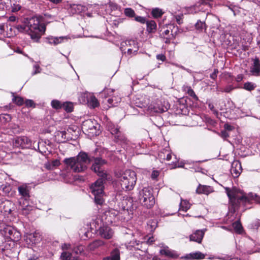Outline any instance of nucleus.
Wrapping results in <instances>:
<instances>
[{"label":"nucleus","mask_w":260,"mask_h":260,"mask_svg":"<svg viewBox=\"0 0 260 260\" xmlns=\"http://www.w3.org/2000/svg\"><path fill=\"white\" fill-rule=\"evenodd\" d=\"M225 190L229 199L230 204L234 211L238 210L241 205H246L250 200H255L260 204V197L256 194L250 193L248 197H246L242 192L235 188L231 189L225 187Z\"/></svg>","instance_id":"f257e3e1"},{"label":"nucleus","mask_w":260,"mask_h":260,"mask_svg":"<svg viewBox=\"0 0 260 260\" xmlns=\"http://www.w3.org/2000/svg\"><path fill=\"white\" fill-rule=\"evenodd\" d=\"M91 161V157L84 152H80L75 157L65 158L63 162L66 167L75 173L84 171Z\"/></svg>","instance_id":"f03ea898"},{"label":"nucleus","mask_w":260,"mask_h":260,"mask_svg":"<svg viewBox=\"0 0 260 260\" xmlns=\"http://www.w3.org/2000/svg\"><path fill=\"white\" fill-rule=\"evenodd\" d=\"M116 175L122 189L126 191L133 189L137 180L135 171L126 170L121 173H117Z\"/></svg>","instance_id":"7ed1b4c3"},{"label":"nucleus","mask_w":260,"mask_h":260,"mask_svg":"<svg viewBox=\"0 0 260 260\" xmlns=\"http://www.w3.org/2000/svg\"><path fill=\"white\" fill-rule=\"evenodd\" d=\"M110 177H101L91 185L90 189L94 196V201L96 204L102 205L103 203L104 184L106 180L110 179Z\"/></svg>","instance_id":"20e7f679"},{"label":"nucleus","mask_w":260,"mask_h":260,"mask_svg":"<svg viewBox=\"0 0 260 260\" xmlns=\"http://www.w3.org/2000/svg\"><path fill=\"white\" fill-rule=\"evenodd\" d=\"M34 42H39L41 37L45 34L46 24L43 16H34Z\"/></svg>","instance_id":"39448f33"},{"label":"nucleus","mask_w":260,"mask_h":260,"mask_svg":"<svg viewBox=\"0 0 260 260\" xmlns=\"http://www.w3.org/2000/svg\"><path fill=\"white\" fill-rule=\"evenodd\" d=\"M139 200L141 203L147 208H151L155 204V199L150 187H144L139 193Z\"/></svg>","instance_id":"423d86ee"},{"label":"nucleus","mask_w":260,"mask_h":260,"mask_svg":"<svg viewBox=\"0 0 260 260\" xmlns=\"http://www.w3.org/2000/svg\"><path fill=\"white\" fill-rule=\"evenodd\" d=\"M109 130L111 134L114 136V141L122 146L124 149H127V145L129 142L125 136L119 131V128L117 126L114 125H109L108 126Z\"/></svg>","instance_id":"0eeeda50"},{"label":"nucleus","mask_w":260,"mask_h":260,"mask_svg":"<svg viewBox=\"0 0 260 260\" xmlns=\"http://www.w3.org/2000/svg\"><path fill=\"white\" fill-rule=\"evenodd\" d=\"M89 157H91V161L93 160V163L91 166V170L92 171L96 173L100 177H110V175L107 174L103 169V166L107 163L105 159L100 157H94L91 156H89Z\"/></svg>","instance_id":"6e6552de"},{"label":"nucleus","mask_w":260,"mask_h":260,"mask_svg":"<svg viewBox=\"0 0 260 260\" xmlns=\"http://www.w3.org/2000/svg\"><path fill=\"white\" fill-rule=\"evenodd\" d=\"M120 49L121 51L124 53H126V51L127 55L132 57L138 52L139 46L137 41L130 40L122 42Z\"/></svg>","instance_id":"1a4fd4ad"},{"label":"nucleus","mask_w":260,"mask_h":260,"mask_svg":"<svg viewBox=\"0 0 260 260\" xmlns=\"http://www.w3.org/2000/svg\"><path fill=\"white\" fill-rule=\"evenodd\" d=\"M31 19L26 18L24 20L22 25H18L16 27L18 30L22 33L27 34L32 39V30L31 24Z\"/></svg>","instance_id":"9d476101"},{"label":"nucleus","mask_w":260,"mask_h":260,"mask_svg":"<svg viewBox=\"0 0 260 260\" xmlns=\"http://www.w3.org/2000/svg\"><path fill=\"white\" fill-rule=\"evenodd\" d=\"M2 234L13 241H17L20 237V233L11 226H6L2 230Z\"/></svg>","instance_id":"9b49d317"},{"label":"nucleus","mask_w":260,"mask_h":260,"mask_svg":"<svg viewBox=\"0 0 260 260\" xmlns=\"http://www.w3.org/2000/svg\"><path fill=\"white\" fill-rule=\"evenodd\" d=\"M173 156H174L175 160L172 161L173 164H170V165L172 166L171 169L175 168L178 167L177 165V160L176 156L175 155L172 154V153L169 150V148L164 149H163V150H162L158 153V157L160 158V159L162 160H166L167 161H170L171 159Z\"/></svg>","instance_id":"f8f14e48"},{"label":"nucleus","mask_w":260,"mask_h":260,"mask_svg":"<svg viewBox=\"0 0 260 260\" xmlns=\"http://www.w3.org/2000/svg\"><path fill=\"white\" fill-rule=\"evenodd\" d=\"M82 128L84 132L88 133L92 136L99 135L96 131V126L94 125V123L90 119L87 120L83 122Z\"/></svg>","instance_id":"ddd939ff"},{"label":"nucleus","mask_w":260,"mask_h":260,"mask_svg":"<svg viewBox=\"0 0 260 260\" xmlns=\"http://www.w3.org/2000/svg\"><path fill=\"white\" fill-rule=\"evenodd\" d=\"M242 171L240 162L238 160H235L232 164L231 173L234 178L238 177Z\"/></svg>","instance_id":"4468645a"},{"label":"nucleus","mask_w":260,"mask_h":260,"mask_svg":"<svg viewBox=\"0 0 260 260\" xmlns=\"http://www.w3.org/2000/svg\"><path fill=\"white\" fill-rule=\"evenodd\" d=\"M31 189V186L27 183H24L18 187V191L20 196L25 199L28 198Z\"/></svg>","instance_id":"2eb2a0df"},{"label":"nucleus","mask_w":260,"mask_h":260,"mask_svg":"<svg viewBox=\"0 0 260 260\" xmlns=\"http://www.w3.org/2000/svg\"><path fill=\"white\" fill-rule=\"evenodd\" d=\"M118 211L114 209H109L105 212L103 218L105 217L106 223H111L114 221L115 217L118 214Z\"/></svg>","instance_id":"dca6fc26"},{"label":"nucleus","mask_w":260,"mask_h":260,"mask_svg":"<svg viewBox=\"0 0 260 260\" xmlns=\"http://www.w3.org/2000/svg\"><path fill=\"white\" fill-rule=\"evenodd\" d=\"M99 234L101 237L109 239L113 237L114 232L110 227L103 226L99 229Z\"/></svg>","instance_id":"f3484780"},{"label":"nucleus","mask_w":260,"mask_h":260,"mask_svg":"<svg viewBox=\"0 0 260 260\" xmlns=\"http://www.w3.org/2000/svg\"><path fill=\"white\" fill-rule=\"evenodd\" d=\"M29 141L26 137H17L14 139L13 145L15 147L24 148L27 144H28Z\"/></svg>","instance_id":"a211bd4d"},{"label":"nucleus","mask_w":260,"mask_h":260,"mask_svg":"<svg viewBox=\"0 0 260 260\" xmlns=\"http://www.w3.org/2000/svg\"><path fill=\"white\" fill-rule=\"evenodd\" d=\"M206 230V229L201 230H197L194 233L190 235V241L196 242L198 243H201L204 237L205 232Z\"/></svg>","instance_id":"6ab92c4d"},{"label":"nucleus","mask_w":260,"mask_h":260,"mask_svg":"<svg viewBox=\"0 0 260 260\" xmlns=\"http://www.w3.org/2000/svg\"><path fill=\"white\" fill-rule=\"evenodd\" d=\"M250 72L253 76H257L260 75V61L258 58L255 57L253 59Z\"/></svg>","instance_id":"aec40b11"},{"label":"nucleus","mask_w":260,"mask_h":260,"mask_svg":"<svg viewBox=\"0 0 260 260\" xmlns=\"http://www.w3.org/2000/svg\"><path fill=\"white\" fill-rule=\"evenodd\" d=\"M214 191L213 188L210 186L203 185L199 184L196 189V192L198 194H205L208 195Z\"/></svg>","instance_id":"412c9836"},{"label":"nucleus","mask_w":260,"mask_h":260,"mask_svg":"<svg viewBox=\"0 0 260 260\" xmlns=\"http://www.w3.org/2000/svg\"><path fill=\"white\" fill-rule=\"evenodd\" d=\"M45 39L48 43L56 45L61 43L63 40H68V38L67 37H53L49 36L45 38Z\"/></svg>","instance_id":"4be33fe9"},{"label":"nucleus","mask_w":260,"mask_h":260,"mask_svg":"<svg viewBox=\"0 0 260 260\" xmlns=\"http://www.w3.org/2000/svg\"><path fill=\"white\" fill-rule=\"evenodd\" d=\"M67 133L66 131H57L55 133V137L56 140L59 142H64L69 139L67 137Z\"/></svg>","instance_id":"5701e85b"},{"label":"nucleus","mask_w":260,"mask_h":260,"mask_svg":"<svg viewBox=\"0 0 260 260\" xmlns=\"http://www.w3.org/2000/svg\"><path fill=\"white\" fill-rule=\"evenodd\" d=\"M185 258L187 259H202L205 258V255L200 251L191 253L186 255Z\"/></svg>","instance_id":"b1692460"},{"label":"nucleus","mask_w":260,"mask_h":260,"mask_svg":"<svg viewBox=\"0 0 260 260\" xmlns=\"http://www.w3.org/2000/svg\"><path fill=\"white\" fill-rule=\"evenodd\" d=\"M129 202L130 205H131V202L130 199H128V198H123L120 203H119L118 205V208L117 210H119V212L124 211L125 210H128L127 203Z\"/></svg>","instance_id":"393cba45"},{"label":"nucleus","mask_w":260,"mask_h":260,"mask_svg":"<svg viewBox=\"0 0 260 260\" xmlns=\"http://www.w3.org/2000/svg\"><path fill=\"white\" fill-rule=\"evenodd\" d=\"M105 244V242L101 240H96L90 243L88 248L90 250H94L98 247L103 246Z\"/></svg>","instance_id":"a878e982"},{"label":"nucleus","mask_w":260,"mask_h":260,"mask_svg":"<svg viewBox=\"0 0 260 260\" xmlns=\"http://www.w3.org/2000/svg\"><path fill=\"white\" fill-rule=\"evenodd\" d=\"M60 163L58 159H56L52 160L51 161H48L45 164V168L48 170H53L56 167L60 165Z\"/></svg>","instance_id":"bb28decb"},{"label":"nucleus","mask_w":260,"mask_h":260,"mask_svg":"<svg viewBox=\"0 0 260 260\" xmlns=\"http://www.w3.org/2000/svg\"><path fill=\"white\" fill-rule=\"evenodd\" d=\"M109 260H120V253L118 248H114L110 252V255L108 256Z\"/></svg>","instance_id":"cd10ccee"},{"label":"nucleus","mask_w":260,"mask_h":260,"mask_svg":"<svg viewBox=\"0 0 260 260\" xmlns=\"http://www.w3.org/2000/svg\"><path fill=\"white\" fill-rule=\"evenodd\" d=\"M71 8L76 13H80L85 10V7L80 4H74L71 6Z\"/></svg>","instance_id":"c85d7f7f"},{"label":"nucleus","mask_w":260,"mask_h":260,"mask_svg":"<svg viewBox=\"0 0 260 260\" xmlns=\"http://www.w3.org/2000/svg\"><path fill=\"white\" fill-rule=\"evenodd\" d=\"M24 241H25L27 247L31 248L32 247V235L31 234L26 233L24 236Z\"/></svg>","instance_id":"c756f323"},{"label":"nucleus","mask_w":260,"mask_h":260,"mask_svg":"<svg viewBox=\"0 0 260 260\" xmlns=\"http://www.w3.org/2000/svg\"><path fill=\"white\" fill-rule=\"evenodd\" d=\"M160 253L169 257H176L177 255L172 251L168 248H165L160 250Z\"/></svg>","instance_id":"7c9ffc66"},{"label":"nucleus","mask_w":260,"mask_h":260,"mask_svg":"<svg viewBox=\"0 0 260 260\" xmlns=\"http://www.w3.org/2000/svg\"><path fill=\"white\" fill-rule=\"evenodd\" d=\"M9 128L10 129V132L8 131V133H10L11 132L12 134H18L20 132V128L19 126L15 124H9Z\"/></svg>","instance_id":"2f4dec72"},{"label":"nucleus","mask_w":260,"mask_h":260,"mask_svg":"<svg viewBox=\"0 0 260 260\" xmlns=\"http://www.w3.org/2000/svg\"><path fill=\"white\" fill-rule=\"evenodd\" d=\"M147 30L150 32H153V30L156 29V24L155 21L151 20L149 21H146Z\"/></svg>","instance_id":"473e14b6"},{"label":"nucleus","mask_w":260,"mask_h":260,"mask_svg":"<svg viewBox=\"0 0 260 260\" xmlns=\"http://www.w3.org/2000/svg\"><path fill=\"white\" fill-rule=\"evenodd\" d=\"M183 90L184 91H186L188 95L192 97L194 99L196 100H198V96L190 86H184Z\"/></svg>","instance_id":"72a5a7b5"},{"label":"nucleus","mask_w":260,"mask_h":260,"mask_svg":"<svg viewBox=\"0 0 260 260\" xmlns=\"http://www.w3.org/2000/svg\"><path fill=\"white\" fill-rule=\"evenodd\" d=\"M190 207V203L186 201H182L180 205V210H182L183 211H186L188 209H189Z\"/></svg>","instance_id":"f704fd0d"},{"label":"nucleus","mask_w":260,"mask_h":260,"mask_svg":"<svg viewBox=\"0 0 260 260\" xmlns=\"http://www.w3.org/2000/svg\"><path fill=\"white\" fill-rule=\"evenodd\" d=\"M11 120V116L9 114H2L0 115V121L2 123H7Z\"/></svg>","instance_id":"c9c22d12"},{"label":"nucleus","mask_w":260,"mask_h":260,"mask_svg":"<svg viewBox=\"0 0 260 260\" xmlns=\"http://www.w3.org/2000/svg\"><path fill=\"white\" fill-rule=\"evenodd\" d=\"M120 102V98L119 97L113 96L108 100V102L110 106H115L116 104Z\"/></svg>","instance_id":"e433bc0d"},{"label":"nucleus","mask_w":260,"mask_h":260,"mask_svg":"<svg viewBox=\"0 0 260 260\" xmlns=\"http://www.w3.org/2000/svg\"><path fill=\"white\" fill-rule=\"evenodd\" d=\"M62 108L67 112H71L73 110V105L71 102H66L62 104Z\"/></svg>","instance_id":"4c0bfd02"},{"label":"nucleus","mask_w":260,"mask_h":260,"mask_svg":"<svg viewBox=\"0 0 260 260\" xmlns=\"http://www.w3.org/2000/svg\"><path fill=\"white\" fill-rule=\"evenodd\" d=\"M256 85L252 82H247L244 84L243 88L248 91H251L255 89Z\"/></svg>","instance_id":"58836bf2"},{"label":"nucleus","mask_w":260,"mask_h":260,"mask_svg":"<svg viewBox=\"0 0 260 260\" xmlns=\"http://www.w3.org/2000/svg\"><path fill=\"white\" fill-rule=\"evenodd\" d=\"M38 147L39 151L42 154H46L48 151L47 148L44 146V143L43 141L38 142Z\"/></svg>","instance_id":"ea45409f"},{"label":"nucleus","mask_w":260,"mask_h":260,"mask_svg":"<svg viewBox=\"0 0 260 260\" xmlns=\"http://www.w3.org/2000/svg\"><path fill=\"white\" fill-rule=\"evenodd\" d=\"M233 227L238 233H241L242 231V226L239 221H237L233 223Z\"/></svg>","instance_id":"a19ab883"},{"label":"nucleus","mask_w":260,"mask_h":260,"mask_svg":"<svg viewBox=\"0 0 260 260\" xmlns=\"http://www.w3.org/2000/svg\"><path fill=\"white\" fill-rule=\"evenodd\" d=\"M72 257V254L70 251H62L60 255L61 260H70Z\"/></svg>","instance_id":"79ce46f5"},{"label":"nucleus","mask_w":260,"mask_h":260,"mask_svg":"<svg viewBox=\"0 0 260 260\" xmlns=\"http://www.w3.org/2000/svg\"><path fill=\"white\" fill-rule=\"evenodd\" d=\"M196 28L199 30V31H202L204 29H206V25L205 24L201 21H198L195 25Z\"/></svg>","instance_id":"37998d69"},{"label":"nucleus","mask_w":260,"mask_h":260,"mask_svg":"<svg viewBox=\"0 0 260 260\" xmlns=\"http://www.w3.org/2000/svg\"><path fill=\"white\" fill-rule=\"evenodd\" d=\"M163 12L162 10L159 8H155L152 11V15L155 18H158L162 16Z\"/></svg>","instance_id":"c03bdc74"},{"label":"nucleus","mask_w":260,"mask_h":260,"mask_svg":"<svg viewBox=\"0 0 260 260\" xmlns=\"http://www.w3.org/2000/svg\"><path fill=\"white\" fill-rule=\"evenodd\" d=\"M124 13L125 16L129 17H133L135 15V11L129 8H125L124 10Z\"/></svg>","instance_id":"a18cd8bd"},{"label":"nucleus","mask_w":260,"mask_h":260,"mask_svg":"<svg viewBox=\"0 0 260 260\" xmlns=\"http://www.w3.org/2000/svg\"><path fill=\"white\" fill-rule=\"evenodd\" d=\"M52 107L56 109H59L62 108V104L58 100H54L51 102Z\"/></svg>","instance_id":"49530a36"},{"label":"nucleus","mask_w":260,"mask_h":260,"mask_svg":"<svg viewBox=\"0 0 260 260\" xmlns=\"http://www.w3.org/2000/svg\"><path fill=\"white\" fill-rule=\"evenodd\" d=\"M14 1H12L11 2V8H12V11L13 12H16L20 10L21 6L20 4L13 3Z\"/></svg>","instance_id":"de8ad7c7"},{"label":"nucleus","mask_w":260,"mask_h":260,"mask_svg":"<svg viewBox=\"0 0 260 260\" xmlns=\"http://www.w3.org/2000/svg\"><path fill=\"white\" fill-rule=\"evenodd\" d=\"M89 102L93 108L99 106L98 101L94 96H91Z\"/></svg>","instance_id":"09e8293b"},{"label":"nucleus","mask_w":260,"mask_h":260,"mask_svg":"<svg viewBox=\"0 0 260 260\" xmlns=\"http://www.w3.org/2000/svg\"><path fill=\"white\" fill-rule=\"evenodd\" d=\"M34 238H35V239L34 240V241H36V242H34V243H39L42 240L41 235L39 232H37V231L34 233Z\"/></svg>","instance_id":"8fccbe9b"},{"label":"nucleus","mask_w":260,"mask_h":260,"mask_svg":"<svg viewBox=\"0 0 260 260\" xmlns=\"http://www.w3.org/2000/svg\"><path fill=\"white\" fill-rule=\"evenodd\" d=\"M160 36L162 38H166V37H168L170 36L171 31H170L169 29H166L162 31V30H160Z\"/></svg>","instance_id":"3c124183"},{"label":"nucleus","mask_w":260,"mask_h":260,"mask_svg":"<svg viewBox=\"0 0 260 260\" xmlns=\"http://www.w3.org/2000/svg\"><path fill=\"white\" fill-rule=\"evenodd\" d=\"M175 36L172 33V31H171V33L170 34V36L168 37H166V38H164L165 39V42L166 44H169L171 42V40L172 39H174L175 38Z\"/></svg>","instance_id":"603ef678"},{"label":"nucleus","mask_w":260,"mask_h":260,"mask_svg":"<svg viewBox=\"0 0 260 260\" xmlns=\"http://www.w3.org/2000/svg\"><path fill=\"white\" fill-rule=\"evenodd\" d=\"M13 101L18 105H21L23 103V99L19 96L15 97L13 99Z\"/></svg>","instance_id":"864d4df0"},{"label":"nucleus","mask_w":260,"mask_h":260,"mask_svg":"<svg viewBox=\"0 0 260 260\" xmlns=\"http://www.w3.org/2000/svg\"><path fill=\"white\" fill-rule=\"evenodd\" d=\"M63 251H70L71 249V245L70 244L64 243L61 246Z\"/></svg>","instance_id":"5fc2aeb1"},{"label":"nucleus","mask_w":260,"mask_h":260,"mask_svg":"<svg viewBox=\"0 0 260 260\" xmlns=\"http://www.w3.org/2000/svg\"><path fill=\"white\" fill-rule=\"evenodd\" d=\"M135 20L138 22H140L141 23H145L146 22V19L144 17L141 16L135 17Z\"/></svg>","instance_id":"6e6d98bb"},{"label":"nucleus","mask_w":260,"mask_h":260,"mask_svg":"<svg viewBox=\"0 0 260 260\" xmlns=\"http://www.w3.org/2000/svg\"><path fill=\"white\" fill-rule=\"evenodd\" d=\"M159 175V172L158 171L154 170L151 174V178L152 179H156Z\"/></svg>","instance_id":"4d7b16f0"},{"label":"nucleus","mask_w":260,"mask_h":260,"mask_svg":"<svg viewBox=\"0 0 260 260\" xmlns=\"http://www.w3.org/2000/svg\"><path fill=\"white\" fill-rule=\"evenodd\" d=\"M233 89H234V87L232 85H229L224 88V89H223V91H224L225 92H230Z\"/></svg>","instance_id":"13d9d810"},{"label":"nucleus","mask_w":260,"mask_h":260,"mask_svg":"<svg viewBox=\"0 0 260 260\" xmlns=\"http://www.w3.org/2000/svg\"><path fill=\"white\" fill-rule=\"evenodd\" d=\"M156 58L164 61L166 59V56L162 54H159L156 55Z\"/></svg>","instance_id":"bf43d9fd"},{"label":"nucleus","mask_w":260,"mask_h":260,"mask_svg":"<svg viewBox=\"0 0 260 260\" xmlns=\"http://www.w3.org/2000/svg\"><path fill=\"white\" fill-rule=\"evenodd\" d=\"M122 22V20L121 19H118L113 21V24L116 27H117L119 23H121Z\"/></svg>","instance_id":"052dcab7"},{"label":"nucleus","mask_w":260,"mask_h":260,"mask_svg":"<svg viewBox=\"0 0 260 260\" xmlns=\"http://www.w3.org/2000/svg\"><path fill=\"white\" fill-rule=\"evenodd\" d=\"M220 136L223 138H226L229 136V134L226 131H222L221 132Z\"/></svg>","instance_id":"680f3d73"},{"label":"nucleus","mask_w":260,"mask_h":260,"mask_svg":"<svg viewBox=\"0 0 260 260\" xmlns=\"http://www.w3.org/2000/svg\"><path fill=\"white\" fill-rule=\"evenodd\" d=\"M113 92V90L111 89H105L103 91L102 93L104 94L111 93Z\"/></svg>","instance_id":"e2e57ef3"},{"label":"nucleus","mask_w":260,"mask_h":260,"mask_svg":"<svg viewBox=\"0 0 260 260\" xmlns=\"http://www.w3.org/2000/svg\"><path fill=\"white\" fill-rule=\"evenodd\" d=\"M34 67L35 68V71L34 72V74H37L40 72L41 69L39 65H35Z\"/></svg>","instance_id":"0e129e2a"},{"label":"nucleus","mask_w":260,"mask_h":260,"mask_svg":"<svg viewBox=\"0 0 260 260\" xmlns=\"http://www.w3.org/2000/svg\"><path fill=\"white\" fill-rule=\"evenodd\" d=\"M224 127L225 129L228 131H232L233 129V126L229 124H225L224 125Z\"/></svg>","instance_id":"69168bd1"},{"label":"nucleus","mask_w":260,"mask_h":260,"mask_svg":"<svg viewBox=\"0 0 260 260\" xmlns=\"http://www.w3.org/2000/svg\"><path fill=\"white\" fill-rule=\"evenodd\" d=\"M5 25L4 24H0V34H3L5 31Z\"/></svg>","instance_id":"338daca9"},{"label":"nucleus","mask_w":260,"mask_h":260,"mask_svg":"<svg viewBox=\"0 0 260 260\" xmlns=\"http://www.w3.org/2000/svg\"><path fill=\"white\" fill-rule=\"evenodd\" d=\"M182 16H179V15H178L176 16V21L178 24H181L182 22Z\"/></svg>","instance_id":"774afa93"}]
</instances>
